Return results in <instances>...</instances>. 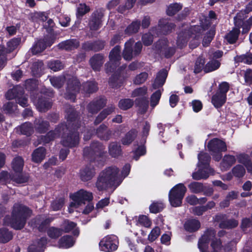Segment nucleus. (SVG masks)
<instances>
[{"instance_id": "f257e3e1", "label": "nucleus", "mask_w": 252, "mask_h": 252, "mask_svg": "<svg viewBox=\"0 0 252 252\" xmlns=\"http://www.w3.org/2000/svg\"><path fill=\"white\" fill-rule=\"evenodd\" d=\"M216 232L213 229L207 230L199 240L198 247L200 252H234L235 244H228L223 248L220 240L215 239Z\"/></svg>"}, {"instance_id": "f03ea898", "label": "nucleus", "mask_w": 252, "mask_h": 252, "mask_svg": "<svg viewBox=\"0 0 252 252\" xmlns=\"http://www.w3.org/2000/svg\"><path fill=\"white\" fill-rule=\"evenodd\" d=\"M62 132L63 134L62 141L63 146L72 147L78 144L79 140L78 133L76 132L71 131L69 130V127L63 124L57 127L54 131L49 132L43 139V142H49L59 137Z\"/></svg>"}, {"instance_id": "7ed1b4c3", "label": "nucleus", "mask_w": 252, "mask_h": 252, "mask_svg": "<svg viewBox=\"0 0 252 252\" xmlns=\"http://www.w3.org/2000/svg\"><path fill=\"white\" fill-rule=\"evenodd\" d=\"M122 182V178L119 174L118 168L115 166L106 168L99 174L96 186L99 190L107 188L119 186Z\"/></svg>"}, {"instance_id": "20e7f679", "label": "nucleus", "mask_w": 252, "mask_h": 252, "mask_svg": "<svg viewBox=\"0 0 252 252\" xmlns=\"http://www.w3.org/2000/svg\"><path fill=\"white\" fill-rule=\"evenodd\" d=\"M31 214L32 211L28 207L21 204H15L13 207L11 218L5 217L4 223L10 225L15 229H21L24 226L27 218Z\"/></svg>"}, {"instance_id": "39448f33", "label": "nucleus", "mask_w": 252, "mask_h": 252, "mask_svg": "<svg viewBox=\"0 0 252 252\" xmlns=\"http://www.w3.org/2000/svg\"><path fill=\"white\" fill-rule=\"evenodd\" d=\"M205 29L201 26H191L189 28L187 27L183 29L178 35L177 40V45L179 48L185 46L188 42L189 37H192L189 46L194 48L198 46L201 39V33Z\"/></svg>"}, {"instance_id": "423d86ee", "label": "nucleus", "mask_w": 252, "mask_h": 252, "mask_svg": "<svg viewBox=\"0 0 252 252\" xmlns=\"http://www.w3.org/2000/svg\"><path fill=\"white\" fill-rule=\"evenodd\" d=\"M198 170L192 174L193 179L199 180L207 178L213 172V169L209 165L210 157L208 154L201 153L198 155Z\"/></svg>"}, {"instance_id": "0eeeda50", "label": "nucleus", "mask_w": 252, "mask_h": 252, "mask_svg": "<svg viewBox=\"0 0 252 252\" xmlns=\"http://www.w3.org/2000/svg\"><path fill=\"white\" fill-rule=\"evenodd\" d=\"M72 202L68 207L70 213L73 211L74 209H78L84 206L86 202H91L93 199V193L84 189H80L78 191L70 195Z\"/></svg>"}, {"instance_id": "6e6552de", "label": "nucleus", "mask_w": 252, "mask_h": 252, "mask_svg": "<svg viewBox=\"0 0 252 252\" xmlns=\"http://www.w3.org/2000/svg\"><path fill=\"white\" fill-rule=\"evenodd\" d=\"M187 189L182 184H179L174 186L169 193V200L172 206H180L184 197Z\"/></svg>"}, {"instance_id": "1a4fd4ad", "label": "nucleus", "mask_w": 252, "mask_h": 252, "mask_svg": "<svg viewBox=\"0 0 252 252\" xmlns=\"http://www.w3.org/2000/svg\"><path fill=\"white\" fill-rule=\"evenodd\" d=\"M208 148L213 153L214 158L217 161H219L222 157L220 152H225L227 150L225 143L217 138L212 139L208 143Z\"/></svg>"}, {"instance_id": "9d476101", "label": "nucleus", "mask_w": 252, "mask_h": 252, "mask_svg": "<svg viewBox=\"0 0 252 252\" xmlns=\"http://www.w3.org/2000/svg\"><path fill=\"white\" fill-rule=\"evenodd\" d=\"M118 238L115 235H108L99 242L100 249L104 252H111L118 248Z\"/></svg>"}, {"instance_id": "9b49d317", "label": "nucleus", "mask_w": 252, "mask_h": 252, "mask_svg": "<svg viewBox=\"0 0 252 252\" xmlns=\"http://www.w3.org/2000/svg\"><path fill=\"white\" fill-rule=\"evenodd\" d=\"M120 50V47L116 46L110 52L109 62L106 64L107 71H111L119 64V61L121 59Z\"/></svg>"}, {"instance_id": "f8f14e48", "label": "nucleus", "mask_w": 252, "mask_h": 252, "mask_svg": "<svg viewBox=\"0 0 252 252\" xmlns=\"http://www.w3.org/2000/svg\"><path fill=\"white\" fill-rule=\"evenodd\" d=\"M79 82L76 77H72L71 78L69 79L66 93L64 95L66 99H70L72 101L75 100V95L79 90Z\"/></svg>"}, {"instance_id": "ddd939ff", "label": "nucleus", "mask_w": 252, "mask_h": 252, "mask_svg": "<svg viewBox=\"0 0 252 252\" xmlns=\"http://www.w3.org/2000/svg\"><path fill=\"white\" fill-rule=\"evenodd\" d=\"M234 20L236 27L225 35V39L230 43H233L237 40L240 33V26L242 22L241 21H239L238 16L235 17Z\"/></svg>"}, {"instance_id": "4468645a", "label": "nucleus", "mask_w": 252, "mask_h": 252, "mask_svg": "<svg viewBox=\"0 0 252 252\" xmlns=\"http://www.w3.org/2000/svg\"><path fill=\"white\" fill-rule=\"evenodd\" d=\"M167 40L162 39L159 40L156 45V48L160 53H163L167 58L171 56L175 52V49L173 48H168Z\"/></svg>"}, {"instance_id": "2eb2a0df", "label": "nucleus", "mask_w": 252, "mask_h": 252, "mask_svg": "<svg viewBox=\"0 0 252 252\" xmlns=\"http://www.w3.org/2000/svg\"><path fill=\"white\" fill-rule=\"evenodd\" d=\"M53 43V39L45 38L39 40L32 48V52L36 54L42 52L47 46H51Z\"/></svg>"}, {"instance_id": "dca6fc26", "label": "nucleus", "mask_w": 252, "mask_h": 252, "mask_svg": "<svg viewBox=\"0 0 252 252\" xmlns=\"http://www.w3.org/2000/svg\"><path fill=\"white\" fill-rule=\"evenodd\" d=\"M46 243V239L41 238L40 240L34 242L33 244L29 247V252H43Z\"/></svg>"}, {"instance_id": "f3484780", "label": "nucleus", "mask_w": 252, "mask_h": 252, "mask_svg": "<svg viewBox=\"0 0 252 252\" xmlns=\"http://www.w3.org/2000/svg\"><path fill=\"white\" fill-rule=\"evenodd\" d=\"M103 14L101 12L94 13L92 19L89 23L90 29L95 31L98 30L101 26Z\"/></svg>"}, {"instance_id": "a211bd4d", "label": "nucleus", "mask_w": 252, "mask_h": 252, "mask_svg": "<svg viewBox=\"0 0 252 252\" xmlns=\"http://www.w3.org/2000/svg\"><path fill=\"white\" fill-rule=\"evenodd\" d=\"M226 99V95L225 94L217 92L212 96V103L217 108H220L224 104Z\"/></svg>"}, {"instance_id": "6ab92c4d", "label": "nucleus", "mask_w": 252, "mask_h": 252, "mask_svg": "<svg viewBox=\"0 0 252 252\" xmlns=\"http://www.w3.org/2000/svg\"><path fill=\"white\" fill-rule=\"evenodd\" d=\"M167 76V72L165 69H162L158 73L155 81L153 85L154 89L162 86L165 83Z\"/></svg>"}, {"instance_id": "aec40b11", "label": "nucleus", "mask_w": 252, "mask_h": 252, "mask_svg": "<svg viewBox=\"0 0 252 252\" xmlns=\"http://www.w3.org/2000/svg\"><path fill=\"white\" fill-rule=\"evenodd\" d=\"M75 240L70 236L65 235L62 237L58 242V247L60 248L67 249L73 246Z\"/></svg>"}, {"instance_id": "412c9836", "label": "nucleus", "mask_w": 252, "mask_h": 252, "mask_svg": "<svg viewBox=\"0 0 252 252\" xmlns=\"http://www.w3.org/2000/svg\"><path fill=\"white\" fill-rule=\"evenodd\" d=\"M235 156L226 155L224 156L220 163V168L222 170H226L229 168L235 162Z\"/></svg>"}, {"instance_id": "4be33fe9", "label": "nucleus", "mask_w": 252, "mask_h": 252, "mask_svg": "<svg viewBox=\"0 0 252 252\" xmlns=\"http://www.w3.org/2000/svg\"><path fill=\"white\" fill-rule=\"evenodd\" d=\"M238 162L243 164L247 168L248 172L252 173V162L249 156L245 154H241L237 156Z\"/></svg>"}, {"instance_id": "5701e85b", "label": "nucleus", "mask_w": 252, "mask_h": 252, "mask_svg": "<svg viewBox=\"0 0 252 252\" xmlns=\"http://www.w3.org/2000/svg\"><path fill=\"white\" fill-rule=\"evenodd\" d=\"M126 65L123 66L121 68L118 70L119 76L117 75H113L109 80V83L112 87H117L119 86V84L121 83L123 79L126 76L123 73L121 72L122 69H125Z\"/></svg>"}, {"instance_id": "b1692460", "label": "nucleus", "mask_w": 252, "mask_h": 252, "mask_svg": "<svg viewBox=\"0 0 252 252\" xmlns=\"http://www.w3.org/2000/svg\"><path fill=\"white\" fill-rule=\"evenodd\" d=\"M90 62L93 69L98 71L103 63V57L100 54L95 55L90 59Z\"/></svg>"}, {"instance_id": "393cba45", "label": "nucleus", "mask_w": 252, "mask_h": 252, "mask_svg": "<svg viewBox=\"0 0 252 252\" xmlns=\"http://www.w3.org/2000/svg\"><path fill=\"white\" fill-rule=\"evenodd\" d=\"M78 46V41L75 39L66 40L62 42L58 45L59 48L68 51L76 49Z\"/></svg>"}, {"instance_id": "a878e982", "label": "nucleus", "mask_w": 252, "mask_h": 252, "mask_svg": "<svg viewBox=\"0 0 252 252\" xmlns=\"http://www.w3.org/2000/svg\"><path fill=\"white\" fill-rule=\"evenodd\" d=\"M45 157V149L43 147H39L35 150L32 154V161L38 163L40 162Z\"/></svg>"}, {"instance_id": "bb28decb", "label": "nucleus", "mask_w": 252, "mask_h": 252, "mask_svg": "<svg viewBox=\"0 0 252 252\" xmlns=\"http://www.w3.org/2000/svg\"><path fill=\"white\" fill-rule=\"evenodd\" d=\"M24 166V160L20 157L15 158L12 162V168L16 173H21Z\"/></svg>"}, {"instance_id": "cd10ccee", "label": "nucleus", "mask_w": 252, "mask_h": 252, "mask_svg": "<svg viewBox=\"0 0 252 252\" xmlns=\"http://www.w3.org/2000/svg\"><path fill=\"white\" fill-rule=\"evenodd\" d=\"M134 43L133 39H130L125 43L123 57L126 60H130L132 58V46Z\"/></svg>"}, {"instance_id": "c85d7f7f", "label": "nucleus", "mask_w": 252, "mask_h": 252, "mask_svg": "<svg viewBox=\"0 0 252 252\" xmlns=\"http://www.w3.org/2000/svg\"><path fill=\"white\" fill-rule=\"evenodd\" d=\"M200 226L199 221L196 220H189L185 224V228L189 232H193L198 230Z\"/></svg>"}, {"instance_id": "c756f323", "label": "nucleus", "mask_w": 252, "mask_h": 252, "mask_svg": "<svg viewBox=\"0 0 252 252\" xmlns=\"http://www.w3.org/2000/svg\"><path fill=\"white\" fill-rule=\"evenodd\" d=\"M136 224L140 225L146 228H149L152 225V221L149 218L145 215H140L139 217H136Z\"/></svg>"}, {"instance_id": "7c9ffc66", "label": "nucleus", "mask_w": 252, "mask_h": 252, "mask_svg": "<svg viewBox=\"0 0 252 252\" xmlns=\"http://www.w3.org/2000/svg\"><path fill=\"white\" fill-rule=\"evenodd\" d=\"M158 27L163 34H166L174 27V25L172 23H169L167 19H162L159 21Z\"/></svg>"}, {"instance_id": "2f4dec72", "label": "nucleus", "mask_w": 252, "mask_h": 252, "mask_svg": "<svg viewBox=\"0 0 252 252\" xmlns=\"http://www.w3.org/2000/svg\"><path fill=\"white\" fill-rule=\"evenodd\" d=\"M94 175V170L93 167H86L81 171L80 177L82 180L87 181L91 180Z\"/></svg>"}, {"instance_id": "473e14b6", "label": "nucleus", "mask_w": 252, "mask_h": 252, "mask_svg": "<svg viewBox=\"0 0 252 252\" xmlns=\"http://www.w3.org/2000/svg\"><path fill=\"white\" fill-rule=\"evenodd\" d=\"M52 104L49 100L39 99L36 103V106L40 112H44L51 107Z\"/></svg>"}, {"instance_id": "72a5a7b5", "label": "nucleus", "mask_w": 252, "mask_h": 252, "mask_svg": "<svg viewBox=\"0 0 252 252\" xmlns=\"http://www.w3.org/2000/svg\"><path fill=\"white\" fill-rule=\"evenodd\" d=\"M23 93V89L21 87H14L11 90H9L6 94V97L8 99H11L18 97Z\"/></svg>"}, {"instance_id": "f704fd0d", "label": "nucleus", "mask_w": 252, "mask_h": 252, "mask_svg": "<svg viewBox=\"0 0 252 252\" xmlns=\"http://www.w3.org/2000/svg\"><path fill=\"white\" fill-rule=\"evenodd\" d=\"M96 133L97 136L100 138L107 140L109 138L110 131L107 129V127L104 125H101L96 130Z\"/></svg>"}, {"instance_id": "c9c22d12", "label": "nucleus", "mask_w": 252, "mask_h": 252, "mask_svg": "<svg viewBox=\"0 0 252 252\" xmlns=\"http://www.w3.org/2000/svg\"><path fill=\"white\" fill-rule=\"evenodd\" d=\"M220 63L218 60H212L209 61L204 67V71L205 72H210L213 71L220 66Z\"/></svg>"}, {"instance_id": "e433bc0d", "label": "nucleus", "mask_w": 252, "mask_h": 252, "mask_svg": "<svg viewBox=\"0 0 252 252\" xmlns=\"http://www.w3.org/2000/svg\"><path fill=\"white\" fill-rule=\"evenodd\" d=\"M21 42V38L19 37L14 38L7 43V49H5L6 54L11 52L15 50L19 45Z\"/></svg>"}, {"instance_id": "4c0bfd02", "label": "nucleus", "mask_w": 252, "mask_h": 252, "mask_svg": "<svg viewBox=\"0 0 252 252\" xmlns=\"http://www.w3.org/2000/svg\"><path fill=\"white\" fill-rule=\"evenodd\" d=\"M190 190L195 193H198L204 190V186L202 183L193 182L189 185Z\"/></svg>"}, {"instance_id": "58836bf2", "label": "nucleus", "mask_w": 252, "mask_h": 252, "mask_svg": "<svg viewBox=\"0 0 252 252\" xmlns=\"http://www.w3.org/2000/svg\"><path fill=\"white\" fill-rule=\"evenodd\" d=\"M12 235L10 232L5 228L0 229V242L6 243L12 239Z\"/></svg>"}, {"instance_id": "ea45409f", "label": "nucleus", "mask_w": 252, "mask_h": 252, "mask_svg": "<svg viewBox=\"0 0 252 252\" xmlns=\"http://www.w3.org/2000/svg\"><path fill=\"white\" fill-rule=\"evenodd\" d=\"M136 136V132L135 130H130L126 134L124 137L122 139V144L124 145H128L130 144Z\"/></svg>"}, {"instance_id": "a19ab883", "label": "nucleus", "mask_w": 252, "mask_h": 252, "mask_svg": "<svg viewBox=\"0 0 252 252\" xmlns=\"http://www.w3.org/2000/svg\"><path fill=\"white\" fill-rule=\"evenodd\" d=\"M104 100L102 99L96 102H92L88 105V110L92 113H95L102 106Z\"/></svg>"}, {"instance_id": "79ce46f5", "label": "nucleus", "mask_w": 252, "mask_h": 252, "mask_svg": "<svg viewBox=\"0 0 252 252\" xmlns=\"http://www.w3.org/2000/svg\"><path fill=\"white\" fill-rule=\"evenodd\" d=\"M109 151L112 156L117 157L121 154V147L117 143H112L109 146Z\"/></svg>"}, {"instance_id": "37998d69", "label": "nucleus", "mask_w": 252, "mask_h": 252, "mask_svg": "<svg viewBox=\"0 0 252 252\" xmlns=\"http://www.w3.org/2000/svg\"><path fill=\"white\" fill-rule=\"evenodd\" d=\"M114 110V108L113 106H111L107 109L103 110L96 118L95 123L96 124L99 123L104 119H105L108 115L112 113Z\"/></svg>"}, {"instance_id": "c03bdc74", "label": "nucleus", "mask_w": 252, "mask_h": 252, "mask_svg": "<svg viewBox=\"0 0 252 252\" xmlns=\"http://www.w3.org/2000/svg\"><path fill=\"white\" fill-rule=\"evenodd\" d=\"M114 110V108L113 106H111L107 109L103 110L96 118L95 123L96 124L99 123L104 119H105L108 115L112 113Z\"/></svg>"}, {"instance_id": "a18cd8bd", "label": "nucleus", "mask_w": 252, "mask_h": 252, "mask_svg": "<svg viewBox=\"0 0 252 252\" xmlns=\"http://www.w3.org/2000/svg\"><path fill=\"white\" fill-rule=\"evenodd\" d=\"M233 175L237 178H241L244 176L246 173L245 168L241 165H237L232 169Z\"/></svg>"}, {"instance_id": "49530a36", "label": "nucleus", "mask_w": 252, "mask_h": 252, "mask_svg": "<svg viewBox=\"0 0 252 252\" xmlns=\"http://www.w3.org/2000/svg\"><path fill=\"white\" fill-rule=\"evenodd\" d=\"M65 80L64 76L52 77L50 79L51 84L56 88H59L63 85Z\"/></svg>"}, {"instance_id": "de8ad7c7", "label": "nucleus", "mask_w": 252, "mask_h": 252, "mask_svg": "<svg viewBox=\"0 0 252 252\" xmlns=\"http://www.w3.org/2000/svg\"><path fill=\"white\" fill-rule=\"evenodd\" d=\"M63 230L62 229L54 227L50 228L47 231L48 236L54 239L59 237L63 234Z\"/></svg>"}, {"instance_id": "09e8293b", "label": "nucleus", "mask_w": 252, "mask_h": 252, "mask_svg": "<svg viewBox=\"0 0 252 252\" xmlns=\"http://www.w3.org/2000/svg\"><path fill=\"white\" fill-rule=\"evenodd\" d=\"M182 6L179 3H173L170 4L167 9V14L169 16L175 14L181 9Z\"/></svg>"}, {"instance_id": "8fccbe9b", "label": "nucleus", "mask_w": 252, "mask_h": 252, "mask_svg": "<svg viewBox=\"0 0 252 252\" xmlns=\"http://www.w3.org/2000/svg\"><path fill=\"white\" fill-rule=\"evenodd\" d=\"M160 229L158 226L153 228L148 235V239L150 242L155 241L160 235Z\"/></svg>"}, {"instance_id": "3c124183", "label": "nucleus", "mask_w": 252, "mask_h": 252, "mask_svg": "<svg viewBox=\"0 0 252 252\" xmlns=\"http://www.w3.org/2000/svg\"><path fill=\"white\" fill-rule=\"evenodd\" d=\"M140 25V22L138 21L133 22L126 30L125 32L127 34H132L138 32Z\"/></svg>"}, {"instance_id": "603ef678", "label": "nucleus", "mask_w": 252, "mask_h": 252, "mask_svg": "<svg viewBox=\"0 0 252 252\" xmlns=\"http://www.w3.org/2000/svg\"><path fill=\"white\" fill-rule=\"evenodd\" d=\"M148 74L147 72H144L137 75L133 79L134 84L140 85L144 83L148 78Z\"/></svg>"}, {"instance_id": "864d4df0", "label": "nucleus", "mask_w": 252, "mask_h": 252, "mask_svg": "<svg viewBox=\"0 0 252 252\" xmlns=\"http://www.w3.org/2000/svg\"><path fill=\"white\" fill-rule=\"evenodd\" d=\"M83 89L84 92L90 94L96 91L97 87L94 82H89L84 84Z\"/></svg>"}, {"instance_id": "5fc2aeb1", "label": "nucleus", "mask_w": 252, "mask_h": 252, "mask_svg": "<svg viewBox=\"0 0 252 252\" xmlns=\"http://www.w3.org/2000/svg\"><path fill=\"white\" fill-rule=\"evenodd\" d=\"M21 133L25 135H30L33 130L32 125L30 123H25L19 128Z\"/></svg>"}, {"instance_id": "6e6d98bb", "label": "nucleus", "mask_w": 252, "mask_h": 252, "mask_svg": "<svg viewBox=\"0 0 252 252\" xmlns=\"http://www.w3.org/2000/svg\"><path fill=\"white\" fill-rule=\"evenodd\" d=\"M161 94V91L158 90L152 95L150 104L153 108L155 107L158 103Z\"/></svg>"}, {"instance_id": "4d7b16f0", "label": "nucleus", "mask_w": 252, "mask_h": 252, "mask_svg": "<svg viewBox=\"0 0 252 252\" xmlns=\"http://www.w3.org/2000/svg\"><path fill=\"white\" fill-rule=\"evenodd\" d=\"M50 221L49 220H45L43 218L39 217L36 219L34 226L37 227L39 230H43L44 226Z\"/></svg>"}, {"instance_id": "13d9d810", "label": "nucleus", "mask_w": 252, "mask_h": 252, "mask_svg": "<svg viewBox=\"0 0 252 252\" xmlns=\"http://www.w3.org/2000/svg\"><path fill=\"white\" fill-rule=\"evenodd\" d=\"M215 35V31L213 29L210 30L204 36L203 39V45L204 46H207L211 42Z\"/></svg>"}, {"instance_id": "bf43d9fd", "label": "nucleus", "mask_w": 252, "mask_h": 252, "mask_svg": "<svg viewBox=\"0 0 252 252\" xmlns=\"http://www.w3.org/2000/svg\"><path fill=\"white\" fill-rule=\"evenodd\" d=\"M48 65L54 71L61 70L63 67V64L59 61H51L48 63Z\"/></svg>"}, {"instance_id": "052dcab7", "label": "nucleus", "mask_w": 252, "mask_h": 252, "mask_svg": "<svg viewBox=\"0 0 252 252\" xmlns=\"http://www.w3.org/2000/svg\"><path fill=\"white\" fill-rule=\"evenodd\" d=\"M76 224L69 220H65L63 222L62 227L63 228V232H69L76 227Z\"/></svg>"}, {"instance_id": "680f3d73", "label": "nucleus", "mask_w": 252, "mask_h": 252, "mask_svg": "<svg viewBox=\"0 0 252 252\" xmlns=\"http://www.w3.org/2000/svg\"><path fill=\"white\" fill-rule=\"evenodd\" d=\"M133 105V101L130 99H124L120 101L119 107L123 110L129 109Z\"/></svg>"}, {"instance_id": "e2e57ef3", "label": "nucleus", "mask_w": 252, "mask_h": 252, "mask_svg": "<svg viewBox=\"0 0 252 252\" xmlns=\"http://www.w3.org/2000/svg\"><path fill=\"white\" fill-rule=\"evenodd\" d=\"M49 124L47 122L43 121L40 119L36 121V128L40 132H43L48 127Z\"/></svg>"}, {"instance_id": "0e129e2a", "label": "nucleus", "mask_w": 252, "mask_h": 252, "mask_svg": "<svg viewBox=\"0 0 252 252\" xmlns=\"http://www.w3.org/2000/svg\"><path fill=\"white\" fill-rule=\"evenodd\" d=\"M18 175L13 176L11 177V180L16 184H22L27 182L28 178L24 176L20 173H17Z\"/></svg>"}, {"instance_id": "69168bd1", "label": "nucleus", "mask_w": 252, "mask_h": 252, "mask_svg": "<svg viewBox=\"0 0 252 252\" xmlns=\"http://www.w3.org/2000/svg\"><path fill=\"white\" fill-rule=\"evenodd\" d=\"M237 60L239 62H241L246 64H252V54L247 53L242 55L237 58Z\"/></svg>"}, {"instance_id": "338daca9", "label": "nucleus", "mask_w": 252, "mask_h": 252, "mask_svg": "<svg viewBox=\"0 0 252 252\" xmlns=\"http://www.w3.org/2000/svg\"><path fill=\"white\" fill-rule=\"evenodd\" d=\"M146 153V149L144 145L139 146L133 152V158L137 160L140 156L145 155Z\"/></svg>"}, {"instance_id": "774afa93", "label": "nucleus", "mask_w": 252, "mask_h": 252, "mask_svg": "<svg viewBox=\"0 0 252 252\" xmlns=\"http://www.w3.org/2000/svg\"><path fill=\"white\" fill-rule=\"evenodd\" d=\"M17 105L11 102H9L3 106V110L6 113L12 114L17 110Z\"/></svg>"}]
</instances>
